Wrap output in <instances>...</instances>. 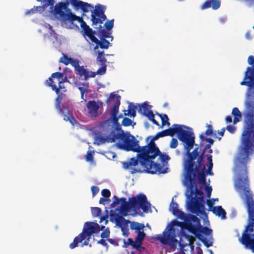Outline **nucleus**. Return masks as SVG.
Here are the masks:
<instances>
[{
  "mask_svg": "<svg viewBox=\"0 0 254 254\" xmlns=\"http://www.w3.org/2000/svg\"><path fill=\"white\" fill-rule=\"evenodd\" d=\"M170 209L173 215L183 220L184 222H181L177 220L172 221L169 229L167 231L165 230L163 233V235H159L158 236V240L163 245L170 246H176L178 243V240L176 239L175 226L185 228L192 234L197 235V233L199 231L198 227L200 226V220L197 216L193 215L186 214L178 209V205L176 202L173 201L170 204Z\"/></svg>",
  "mask_w": 254,
  "mask_h": 254,
  "instance_id": "obj_1",
  "label": "nucleus"
},
{
  "mask_svg": "<svg viewBox=\"0 0 254 254\" xmlns=\"http://www.w3.org/2000/svg\"><path fill=\"white\" fill-rule=\"evenodd\" d=\"M237 166L238 179L235 181V188L241 197L245 199L249 215L254 216V201L250 188L249 180L246 177V169L244 168L242 161L237 162Z\"/></svg>",
  "mask_w": 254,
  "mask_h": 254,
  "instance_id": "obj_2",
  "label": "nucleus"
},
{
  "mask_svg": "<svg viewBox=\"0 0 254 254\" xmlns=\"http://www.w3.org/2000/svg\"><path fill=\"white\" fill-rule=\"evenodd\" d=\"M196 176V175H193L191 176V179L188 177L185 179L189 184L188 191H190V194H186L188 199L187 203L188 208L191 213L198 215L204 214V206L199 201V199L203 200V192L197 188L195 182Z\"/></svg>",
  "mask_w": 254,
  "mask_h": 254,
  "instance_id": "obj_3",
  "label": "nucleus"
},
{
  "mask_svg": "<svg viewBox=\"0 0 254 254\" xmlns=\"http://www.w3.org/2000/svg\"><path fill=\"white\" fill-rule=\"evenodd\" d=\"M69 4L68 1L57 3L54 6V16L58 19L63 21H68L70 22H72L77 21L80 23L83 35L87 36L91 32H92V29L83 20L82 17L77 16L71 12L70 9L68 8Z\"/></svg>",
  "mask_w": 254,
  "mask_h": 254,
  "instance_id": "obj_4",
  "label": "nucleus"
},
{
  "mask_svg": "<svg viewBox=\"0 0 254 254\" xmlns=\"http://www.w3.org/2000/svg\"><path fill=\"white\" fill-rule=\"evenodd\" d=\"M116 144L120 149L127 151H131L137 152V156L139 158L140 165L147 172V168H148V166L144 146L141 147L139 145V141L135 138L134 136L131 135L129 132H126L121 142H117Z\"/></svg>",
  "mask_w": 254,
  "mask_h": 254,
  "instance_id": "obj_5",
  "label": "nucleus"
},
{
  "mask_svg": "<svg viewBox=\"0 0 254 254\" xmlns=\"http://www.w3.org/2000/svg\"><path fill=\"white\" fill-rule=\"evenodd\" d=\"M160 137L158 132L154 135L150 142L144 146V149L146 156L148 168H147V173L154 174L157 173L159 174H165L167 173L168 168L163 169L160 164L154 162L152 160L157 156L160 152L158 147L156 146L154 141Z\"/></svg>",
  "mask_w": 254,
  "mask_h": 254,
  "instance_id": "obj_6",
  "label": "nucleus"
},
{
  "mask_svg": "<svg viewBox=\"0 0 254 254\" xmlns=\"http://www.w3.org/2000/svg\"><path fill=\"white\" fill-rule=\"evenodd\" d=\"M120 200L122 205L120 212L118 214L123 217L127 216L128 212L131 209L136 210L141 208L144 212H148L150 209V203L148 201L146 195L142 193H140L136 196L129 198L128 202L127 201L125 197L121 198Z\"/></svg>",
  "mask_w": 254,
  "mask_h": 254,
  "instance_id": "obj_7",
  "label": "nucleus"
},
{
  "mask_svg": "<svg viewBox=\"0 0 254 254\" xmlns=\"http://www.w3.org/2000/svg\"><path fill=\"white\" fill-rule=\"evenodd\" d=\"M99 231L100 226L97 223L93 222H85L82 232L74 238L73 242L69 245V248L71 249H73L78 247L79 243H81L82 247L89 246L91 247V245L89 244L91 236L93 234L98 233Z\"/></svg>",
  "mask_w": 254,
  "mask_h": 254,
  "instance_id": "obj_8",
  "label": "nucleus"
},
{
  "mask_svg": "<svg viewBox=\"0 0 254 254\" xmlns=\"http://www.w3.org/2000/svg\"><path fill=\"white\" fill-rule=\"evenodd\" d=\"M110 221L115 222L116 225L121 228L123 235L125 237H127L129 234L128 224H130V229L135 230L136 233L140 232L144 228L143 224L130 222L119 214L115 213L113 210H111L110 212Z\"/></svg>",
  "mask_w": 254,
  "mask_h": 254,
  "instance_id": "obj_9",
  "label": "nucleus"
},
{
  "mask_svg": "<svg viewBox=\"0 0 254 254\" xmlns=\"http://www.w3.org/2000/svg\"><path fill=\"white\" fill-rule=\"evenodd\" d=\"M194 138L195 137L193 134L183 142L188 157L185 163V169L186 170L185 178L188 177L190 179H191V176H193V175H196L194 172H193V170L195 165L194 160L196 157L190 152L194 145Z\"/></svg>",
  "mask_w": 254,
  "mask_h": 254,
  "instance_id": "obj_10",
  "label": "nucleus"
},
{
  "mask_svg": "<svg viewBox=\"0 0 254 254\" xmlns=\"http://www.w3.org/2000/svg\"><path fill=\"white\" fill-rule=\"evenodd\" d=\"M94 28L97 32L93 30L87 37L93 43H98L101 49H107L111 44L106 38H110L111 41L113 40L111 32L106 31L101 25L94 27Z\"/></svg>",
  "mask_w": 254,
  "mask_h": 254,
  "instance_id": "obj_11",
  "label": "nucleus"
},
{
  "mask_svg": "<svg viewBox=\"0 0 254 254\" xmlns=\"http://www.w3.org/2000/svg\"><path fill=\"white\" fill-rule=\"evenodd\" d=\"M100 127L103 131L107 135L109 142L113 143L118 141L120 142L125 134L121 127H111L110 120H106L100 123Z\"/></svg>",
  "mask_w": 254,
  "mask_h": 254,
  "instance_id": "obj_12",
  "label": "nucleus"
},
{
  "mask_svg": "<svg viewBox=\"0 0 254 254\" xmlns=\"http://www.w3.org/2000/svg\"><path fill=\"white\" fill-rule=\"evenodd\" d=\"M46 84L47 86L50 87L57 94V97L56 98L55 107L60 112H62V109L61 108V104L63 100L65 97V94L64 93L66 91V89L65 86L63 85V83H60L57 86L53 79L49 78L46 81Z\"/></svg>",
  "mask_w": 254,
  "mask_h": 254,
  "instance_id": "obj_13",
  "label": "nucleus"
},
{
  "mask_svg": "<svg viewBox=\"0 0 254 254\" xmlns=\"http://www.w3.org/2000/svg\"><path fill=\"white\" fill-rule=\"evenodd\" d=\"M185 126L178 125L174 124L172 127L167 129V131L168 136H173L175 133L177 134L178 139L184 142L186 141L189 137L193 135V133L191 131H188L184 130L183 127Z\"/></svg>",
  "mask_w": 254,
  "mask_h": 254,
  "instance_id": "obj_14",
  "label": "nucleus"
},
{
  "mask_svg": "<svg viewBox=\"0 0 254 254\" xmlns=\"http://www.w3.org/2000/svg\"><path fill=\"white\" fill-rule=\"evenodd\" d=\"M105 10L104 6L100 4L95 5V9L92 11L91 15L92 26L94 27L97 24H99V26H102L103 22L107 19V16L105 14Z\"/></svg>",
  "mask_w": 254,
  "mask_h": 254,
  "instance_id": "obj_15",
  "label": "nucleus"
},
{
  "mask_svg": "<svg viewBox=\"0 0 254 254\" xmlns=\"http://www.w3.org/2000/svg\"><path fill=\"white\" fill-rule=\"evenodd\" d=\"M71 74L69 73H65V74L63 76V77L61 79L60 81L58 82V84H60V83H64V82H68L70 84H74L76 86L78 85H82V86H79L78 89L80 92L81 94V98L82 100H86L84 98V94L85 93L87 94L89 92L88 88H89V83L88 82L86 83H80L78 82L77 80L75 78L74 76H73L72 78L70 76V75Z\"/></svg>",
  "mask_w": 254,
  "mask_h": 254,
  "instance_id": "obj_16",
  "label": "nucleus"
},
{
  "mask_svg": "<svg viewBox=\"0 0 254 254\" xmlns=\"http://www.w3.org/2000/svg\"><path fill=\"white\" fill-rule=\"evenodd\" d=\"M194 238L192 236H190L185 233H182L179 241V246L181 251V254L185 253L189 250H186L185 248H190V251H193Z\"/></svg>",
  "mask_w": 254,
  "mask_h": 254,
  "instance_id": "obj_17",
  "label": "nucleus"
},
{
  "mask_svg": "<svg viewBox=\"0 0 254 254\" xmlns=\"http://www.w3.org/2000/svg\"><path fill=\"white\" fill-rule=\"evenodd\" d=\"M151 107L147 102H144L142 105L139 106L138 112L143 116L146 117L154 124L159 126V123L154 119V115L153 111L150 110Z\"/></svg>",
  "mask_w": 254,
  "mask_h": 254,
  "instance_id": "obj_18",
  "label": "nucleus"
},
{
  "mask_svg": "<svg viewBox=\"0 0 254 254\" xmlns=\"http://www.w3.org/2000/svg\"><path fill=\"white\" fill-rule=\"evenodd\" d=\"M115 99L113 107L111 110V116L110 119V122L113 119L117 117V115L119 112V106L120 105V100L121 96L119 95L115 94L114 93H111L108 99V101H111L112 100Z\"/></svg>",
  "mask_w": 254,
  "mask_h": 254,
  "instance_id": "obj_19",
  "label": "nucleus"
},
{
  "mask_svg": "<svg viewBox=\"0 0 254 254\" xmlns=\"http://www.w3.org/2000/svg\"><path fill=\"white\" fill-rule=\"evenodd\" d=\"M74 7L75 10L81 9L83 13H86L93 9V6L87 2L80 0H66Z\"/></svg>",
  "mask_w": 254,
  "mask_h": 254,
  "instance_id": "obj_20",
  "label": "nucleus"
},
{
  "mask_svg": "<svg viewBox=\"0 0 254 254\" xmlns=\"http://www.w3.org/2000/svg\"><path fill=\"white\" fill-rule=\"evenodd\" d=\"M76 71V74L79 76V77L84 80H87L90 77H94L96 75L95 72L88 70L83 65L78 67Z\"/></svg>",
  "mask_w": 254,
  "mask_h": 254,
  "instance_id": "obj_21",
  "label": "nucleus"
},
{
  "mask_svg": "<svg viewBox=\"0 0 254 254\" xmlns=\"http://www.w3.org/2000/svg\"><path fill=\"white\" fill-rule=\"evenodd\" d=\"M36 1L42 2V5L34 7L35 9V13L37 12L42 13L48 6H50L51 9L54 8V5L55 3V0H36Z\"/></svg>",
  "mask_w": 254,
  "mask_h": 254,
  "instance_id": "obj_22",
  "label": "nucleus"
},
{
  "mask_svg": "<svg viewBox=\"0 0 254 254\" xmlns=\"http://www.w3.org/2000/svg\"><path fill=\"white\" fill-rule=\"evenodd\" d=\"M89 114L92 118H95L98 116L99 106L94 100L89 101L87 104Z\"/></svg>",
  "mask_w": 254,
  "mask_h": 254,
  "instance_id": "obj_23",
  "label": "nucleus"
},
{
  "mask_svg": "<svg viewBox=\"0 0 254 254\" xmlns=\"http://www.w3.org/2000/svg\"><path fill=\"white\" fill-rule=\"evenodd\" d=\"M254 216H252V215H249V222L246 226L244 231L242 234V237L241 238H244L245 236L248 235L249 237H251V233L254 232Z\"/></svg>",
  "mask_w": 254,
  "mask_h": 254,
  "instance_id": "obj_24",
  "label": "nucleus"
},
{
  "mask_svg": "<svg viewBox=\"0 0 254 254\" xmlns=\"http://www.w3.org/2000/svg\"><path fill=\"white\" fill-rule=\"evenodd\" d=\"M240 241L246 248L251 250L254 253V238L246 235L244 238L240 239Z\"/></svg>",
  "mask_w": 254,
  "mask_h": 254,
  "instance_id": "obj_25",
  "label": "nucleus"
},
{
  "mask_svg": "<svg viewBox=\"0 0 254 254\" xmlns=\"http://www.w3.org/2000/svg\"><path fill=\"white\" fill-rule=\"evenodd\" d=\"M64 117V120L65 121H69L72 125H75L77 124V121L72 116V115L69 113L68 109H65L63 110L62 109V112L59 111Z\"/></svg>",
  "mask_w": 254,
  "mask_h": 254,
  "instance_id": "obj_26",
  "label": "nucleus"
},
{
  "mask_svg": "<svg viewBox=\"0 0 254 254\" xmlns=\"http://www.w3.org/2000/svg\"><path fill=\"white\" fill-rule=\"evenodd\" d=\"M137 236L135 237V242L138 248V251H140L141 249H144V248L142 247V241H143L145 237V233L143 232L137 233Z\"/></svg>",
  "mask_w": 254,
  "mask_h": 254,
  "instance_id": "obj_27",
  "label": "nucleus"
},
{
  "mask_svg": "<svg viewBox=\"0 0 254 254\" xmlns=\"http://www.w3.org/2000/svg\"><path fill=\"white\" fill-rule=\"evenodd\" d=\"M211 211L216 215L221 217L222 219H226V212L221 206H214Z\"/></svg>",
  "mask_w": 254,
  "mask_h": 254,
  "instance_id": "obj_28",
  "label": "nucleus"
},
{
  "mask_svg": "<svg viewBox=\"0 0 254 254\" xmlns=\"http://www.w3.org/2000/svg\"><path fill=\"white\" fill-rule=\"evenodd\" d=\"M65 73H69L70 74H71L72 72L68 68L66 67L64 70L63 72H56L53 73L51 75V76L49 78H51V79L57 78L59 82L60 81V80H61L62 77H63V76L64 75V74H65Z\"/></svg>",
  "mask_w": 254,
  "mask_h": 254,
  "instance_id": "obj_29",
  "label": "nucleus"
},
{
  "mask_svg": "<svg viewBox=\"0 0 254 254\" xmlns=\"http://www.w3.org/2000/svg\"><path fill=\"white\" fill-rule=\"evenodd\" d=\"M198 174L197 178L199 184L203 185H205L206 184V174H205V167L203 166L201 170L199 172H196Z\"/></svg>",
  "mask_w": 254,
  "mask_h": 254,
  "instance_id": "obj_30",
  "label": "nucleus"
},
{
  "mask_svg": "<svg viewBox=\"0 0 254 254\" xmlns=\"http://www.w3.org/2000/svg\"><path fill=\"white\" fill-rule=\"evenodd\" d=\"M67 59L68 61H63V58H61L60 62L64 63L65 65H67L68 64H70L74 67L75 71L78 68V67L80 66L79 64V61L78 60H74L73 58Z\"/></svg>",
  "mask_w": 254,
  "mask_h": 254,
  "instance_id": "obj_31",
  "label": "nucleus"
},
{
  "mask_svg": "<svg viewBox=\"0 0 254 254\" xmlns=\"http://www.w3.org/2000/svg\"><path fill=\"white\" fill-rule=\"evenodd\" d=\"M232 114L234 116L233 123L234 124L239 122L242 118V114L237 107L234 108L232 110Z\"/></svg>",
  "mask_w": 254,
  "mask_h": 254,
  "instance_id": "obj_32",
  "label": "nucleus"
},
{
  "mask_svg": "<svg viewBox=\"0 0 254 254\" xmlns=\"http://www.w3.org/2000/svg\"><path fill=\"white\" fill-rule=\"evenodd\" d=\"M95 140L97 141L98 144H102L106 142H109L108 137L107 135L105 137L102 135H98L95 137Z\"/></svg>",
  "mask_w": 254,
  "mask_h": 254,
  "instance_id": "obj_33",
  "label": "nucleus"
},
{
  "mask_svg": "<svg viewBox=\"0 0 254 254\" xmlns=\"http://www.w3.org/2000/svg\"><path fill=\"white\" fill-rule=\"evenodd\" d=\"M128 246H131L132 248L138 250V248L136 246L135 241H133L132 239L128 238L127 241L125 240L124 241V246L125 248H127Z\"/></svg>",
  "mask_w": 254,
  "mask_h": 254,
  "instance_id": "obj_34",
  "label": "nucleus"
},
{
  "mask_svg": "<svg viewBox=\"0 0 254 254\" xmlns=\"http://www.w3.org/2000/svg\"><path fill=\"white\" fill-rule=\"evenodd\" d=\"M136 107L132 104H130L128 106L127 112L129 116L130 117H135L136 116Z\"/></svg>",
  "mask_w": 254,
  "mask_h": 254,
  "instance_id": "obj_35",
  "label": "nucleus"
},
{
  "mask_svg": "<svg viewBox=\"0 0 254 254\" xmlns=\"http://www.w3.org/2000/svg\"><path fill=\"white\" fill-rule=\"evenodd\" d=\"M97 61L99 62L101 64H106L107 60L105 57L104 51L98 52Z\"/></svg>",
  "mask_w": 254,
  "mask_h": 254,
  "instance_id": "obj_36",
  "label": "nucleus"
},
{
  "mask_svg": "<svg viewBox=\"0 0 254 254\" xmlns=\"http://www.w3.org/2000/svg\"><path fill=\"white\" fill-rule=\"evenodd\" d=\"M158 115L160 117L161 119L162 126L165 125H167L168 127L170 126V124L169 122V118L167 115L158 114Z\"/></svg>",
  "mask_w": 254,
  "mask_h": 254,
  "instance_id": "obj_37",
  "label": "nucleus"
},
{
  "mask_svg": "<svg viewBox=\"0 0 254 254\" xmlns=\"http://www.w3.org/2000/svg\"><path fill=\"white\" fill-rule=\"evenodd\" d=\"M157 156H159V159L160 160V161L162 163H167L168 161L170 159V158L168 155L162 153L160 151V152L157 155Z\"/></svg>",
  "mask_w": 254,
  "mask_h": 254,
  "instance_id": "obj_38",
  "label": "nucleus"
},
{
  "mask_svg": "<svg viewBox=\"0 0 254 254\" xmlns=\"http://www.w3.org/2000/svg\"><path fill=\"white\" fill-rule=\"evenodd\" d=\"M114 20L113 19L110 20H107L105 22L104 25L106 29V31L110 32V31L112 29L114 26Z\"/></svg>",
  "mask_w": 254,
  "mask_h": 254,
  "instance_id": "obj_39",
  "label": "nucleus"
},
{
  "mask_svg": "<svg viewBox=\"0 0 254 254\" xmlns=\"http://www.w3.org/2000/svg\"><path fill=\"white\" fill-rule=\"evenodd\" d=\"M91 210L94 217H97L101 214V209L99 207H93Z\"/></svg>",
  "mask_w": 254,
  "mask_h": 254,
  "instance_id": "obj_40",
  "label": "nucleus"
},
{
  "mask_svg": "<svg viewBox=\"0 0 254 254\" xmlns=\"http://www.w3.org/2000/svg\"><path fill=\"white\" fill-rule=\"evenodd\" d=\"M132 121L128 118H124L122 122V125L124 127H128L132 125Z\"/></svg>",
  "mask_w": 254,
  "mask_h": 254,
  "instance_id": "obj_41",
  "label": "nucleus"
},
{
  "mask_svg": "<svg viewBox=\"0 0 254 254\" xmlns=\"http://www.w3.org/2000/svg\"><path fill=\"white\" fill-rule=\"evenodd\" d=\"M197 166H195V167L194 166L193 172H194L195 174V172L200 171V169L201 170L203 166H205L203 163V161L197 160Z\"/></svg>",
  "mask_w": 254,
  "mask_h": 254,
  "instance_id": "obj_42",
  "label": "nucleus"
},
{
  "mask_svg": "<svg viewBox=\"0 0 254 254\" xmlns=\"http://www.w3.org/2000/svg\"><path fill=\"white\" fill-rule=\"evenodd\" d=\"M199 138L202 141L205 140L207 141L209 143L208 144H210V147L214 143V140L212 139L205 137L202 133L199 135Z\"/></svg>",
  "mask_w": 254,
  "mask_h": 254,
  "instance_id": "obj_43",
  "label": "nucleus"
},
{
  "mask_svg": "<svg viewBox=\"0 0 254 254\" xmlns=\"http://www.w3.org/2000/svg\"><path fill=\"white\" fill-rule=\"evenodd\" d=\"M220 6V2L219 0H213L211 6L213 9H217Z\"/></svg>",
  "mask_w": 254,
  "mask_h": 254,
  "instance_id": "obj_44",
  "label": "nucleus"
},
{
  "mask_svg": "<svg viewBox=\"0 0 254 254\" xmlns=\"http://www.w3.org/2000/svg\"><path fill=\"white\" fill-rule=\"evenodd\" d=\"M131 166H136L138 162H139V158L137 156V158L135 157H133L130 159L129 161Z\"/></svg>",
  "mask_w": 254,
  "mask_h": 254,
  "instance_id": "obj_45",
  "label": "nucleus"
},
{
  "mask_svg": "<svg viewBox=\"0 0 254 254\" xmlns=\"http://www.w3.org/2000/svg\"><path fill=\"white\" fill-rule=\"evenodd\" d=\"M94 151H88L86 155V160L87 161H92L93 159Z\"/></svg>",
  "mask_w": 254,
  "mask_h": 254,
  "instance_id": "obj_46",
  "label": "nucleus"
},
{
  "mask_svg": "<svg viewBox=\"0 0 254 254\" xmlns=\"http://www.w3.org/2000/svg\"><path fill=\"white\" fill-rule=\"evenodd\" d=\"M178 142L176 138H173L170 143V147L171 148H176L178 146Z\"/></svg>",
  "mask_w": 254,
  "mask_h": 254,
  "instance_id": "obj_47",
  "label": "nucleus"
},
{
  "mask_svg": "<svg viewBox=\"0 0 254 254\" xmlns=\"http://www.w3.org/2000/svg\"><path fill=\"white\" fill-rule=\"evenodd\" d=\"M207 129L205 131V134L207 136L212 135L213 133L212 126L211 125H207Z\"/></svg>",
  "mask_w": 254,
  "mask_h": 254,
  "instance_id": "obj_48",
  "label": "nucleus"
},
{
  "mask_svg": "<svg viewBox=\"0 0 254 254\" xmlns=\"http://www.w3.org/2000/svg\"><path fill=\"white\" fill-rule=\"evenodd\" d=\"M201 232L206 236H209L212 233V230L206 227H204L202 228Z\"/></svg>",
  "mask_w": 254,
  "mask_h": 254,
  "instance_id": "obj_49",
  "label": "nucleus"
},
{
  "mask_svg": "<svg viewBox=\"0 0 254 254\" xmlns=\"http://www.w3.org/2000/svg\"><path fill=\"white\" fill-rule=\"evenodd\" d=\"M213 0H207L201 6L202 9L208 8L211 6L212 1Z\"/></svg>",
  "mask_w": 254,
  "mask_h": 254,
  "instance_id": "obj_50",
  "label": "nucleus"
},
{
  "mask_svg": "<svg viewBox=\"0 0 254 254\" xmlns=\"http://www.w3.org/2000/svg\"><path fill=\"white\" fill-rule=\"evenodd\" d=\"M101 67L100 69L97 70V73L100 74H103L105 73L106 71V64H101Z\"/></svg>",
  "mask_w": 254,
  "mask_h": 254,
  "instance_id": "obj_51",
  "label": "nucleus"
},
{
  "mask_svg": "<svg viewBox=\"0 0 254 254\" xmlns=\"http://www.w3.org/2000/svg\"><path fill=\"white\" fill-rule=\"evenodd\" d=\"M112 123V125H111V127H121V125L119 123V119L118 117L113 119L111 121V123Z\"/></svg>",
  "mask_w": 254,
  "mask_h": 254,
  "instance_id": "obj_52",
  "label": "nucleus"
},
{
  "mask_svg": "<svg viewBox=\"0 0 254 254\" xmlns=\"http://www.w3.org/2000/svg\"><path fill=\"white\" fill-rule=\"evenodd\" d=\"M101 194L103 197L107 198L111 195L110 191L108 189H103L101 191Z\"/></svg>",
  "mask_w": 254,
  "mask_h": 254,
  "instance_id": "obj_53",
  "label": "nucleus"
},
{
  "mask_svg": "<svg viewBox=\"0 0 254 254\" xmlns=\"http://www.w3.org/2000/svg\"><path fill=\"white\" fill-rule=\"evenodd\" d=\"M114 200L112 204H111V206L112 207H114L116 205L119 204L120 201H121L120 199H119L117 196L114 195L113 196Z\"/></svg>",
  "mask_w": 254,
  "mask_h": 254,
  "instance_id": "obj_54",
  "label": "nucleus"
},
{
  "mask_svg": "<svg viewBox=\"0 0 254 254\" xmlns=\"http://www.w3.org/2000/svg\"><path fill=\"white\" fill-rule=\"evenodd\" d=\"M50 35L51 37H53L55 39V41H53V43H54L55 41H59L58 35L56 33V32L54 30H52V32H49Z\"/></svg>",
  "mask_w": 254,
  "mask_h": 254,
  "instance_id": "obj_55",
  "label": "nucleus"
},
{
  "mask_svg": "<svg viewBox=\"0 0 254 254\" xmlns=\"http://www.w3.org/2000/svg\"><path fill=\"white\" fill-rule=\"evenodd\" d=\"M110 231L107 229L101 233V237L103 239L108 238L110 236Z\"/></svg>",
  "mask_w": 254,
  "mask_h": 254,
  "instance_id": "obj_56",
  "label": "nucleus"
},
{
  "mask_svg": "<svg viewBox=\"0 0 254 254\" xmlns=\"http://www.w3.org/2000/svg\"><path fill=\"white\" fill-rule=\"evenodd\" d=\"M91 189L93 196H94L97 193H98L99 191V188L97 187L94 186H92Z\"/></svg>",
  "mask_w": 254,
  "mask_h": 254,
  "instance_id": "obj_57",
  "label": "nucleus"
},
{
  "mask_svg": "<svg viewBox=\"0 0 254 254\" xmlns=\"http://www.w3.org/2000/svg\"><path fill=\"white\" fill-rule=\"evenodd\" d=\"M111 200L109 198L101 197L99 200V203L100 204H104L106 203H109Z\"/></svg>",
  "mask_w": 254,
  "mask_h": 254,
  "instance_id": "obj_58",
  "label": "nucleus"
},
{
  "mask_svg": "<svg viewBox=\"0 0 254 254\" xmlns=\"http://www.w3.org/2000/svg\"><path fill=\"white\" fill-rule=\"evenodd\" d=\"M97 243L102 245V246L105 247L106 248H108V244L106 243V240H104L103 238L98 241L97 242Z\"/></svg>",
  "mask_w": 254,
  "mask_h": 254,
  "instance_id": "obj_59",
  "label": "nucleus"
},
{
  "mask_svg": "<svg viewBox=\"0 0 254 254\" xmlns=\"http://www.w3.org/2000/svg\"><path fill=\"white\" fill-rule=\"evenodd\" d=\"M226 129L229 132H230L231 133H234L235 130V127L231 125L227 126L226 127Z\"/></svg>",
  "mask_w": 254,
  "mask_h": 254,
  "instance_id": "obj_60",
  "label": "nucleus"
},
{
  "mask_svg": "<svg viewBox=\"0 0 254 254\" xmlns=\"http://www.w3.org/2000/svg\"><path fill=\"white\" fill-rule=\"evenodd\" d=\"M107 241L111 244L115 246H118V241L116 240H114L112 239L108 238Z\"/></svg>",
  "mask_w": 254,
  "mask_h": 254,
  "instance_id": "obj_61",
  "label": "nucleus"
},
{
  "mask_svg": "<svg viewBox=\"0 0 254 254\" xmlns=\"http://www.w3.org/2000/svg\"><path fill=\"white\" fill-rule=\"evenodd\" d=\"M123 168L125 169H127L130 166V164L129 161H125L122 162Z\"/></svg>",
  "mask_w": 254,
  "mask_h": 254,
  "instance_id": "obj_62",
  "label": "nucleus"
},
{
  "mask_svg": "<svg viewBox=\"0 0 254 254\" xmlns=\"http://www.w3.org/2000/svg\"><path fill=\"white\" fill-rule=\"evenodd\" d=\"M158 134H159L160 137L168 136L166 129L158 132Z\"/></svg>",
  "mask_w": 254,
  "mask_h": 254,
  "instance_id": "obj_63",
  "label": "nucleus"
},
{
  "mask_svg": "<svg viewBox=\"0 0 254 254\" xmlns=\"http://www.w3.org/2000/svg\"><path fill=\"white\" fill-rule=\"evenodd\" d=\"M34 13H35V9H34V8L33 7V8H31V9L30 10H27L25 13V14L26 15H31V14H33Z\"/></svg>",
  "mask_w": 254,
  "mask_h": 254,
  "instance_id": "obj_64",
  "label": "nucleus"
}]
</instances>
